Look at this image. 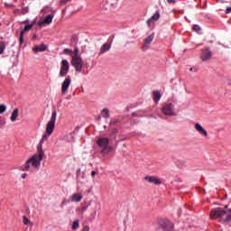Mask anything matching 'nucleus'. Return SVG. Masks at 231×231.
Returning a JSON list of instances; mask_svg holds the SVG:
<instances>
[{
	"label": "nucleus",
	"mask_w": 231,
	"mask_h": 231,
	"mask_svg": "<svg viewBox=\"0 0 231 231\" xmlns=\"http://www.w3.org/2000/svg\"><path fill=\"white\" fill-rule=\"evenodd\" d=\"M69 86H71V77L68 76L61 83L62 95H66V93H68V89H69Z\"/></svg>",
	"instance_id": "8"
},
{
	"label": "nucleus",
	"mask_w": 231,
	"mask_h": 231,
	"mask_svg": "<svg viewBox=\"0 0 231 231\" xmlns=\"http://www.w3.org/2000/svg\"><path fill=\"white\" fill-rule=\"evenodd\" d=\"M23 225H30V223H32L30 219H28V217H23Z\"/></svg>",
	"instance_id": "27"
},
{
	"label": "nucleus",
	"mask_w": 231,
	"mask_h": 231,
	"mask_svg": "<svg viewBox=\"0 0 231 231\" xmlns=\"http://www.w3.org/2000/svg\"><path fill=\"white\" fill-rule=\"evenodd\" d=\"M189 71H192V68L189 69Z\"/></svg>",
	"instance_id": "42"
},
{
	"label": "nucleus",
	"mask_w": 231,
	"mask_h": 231,
	"mask_svg": "<svg viewBox=\"0 0 231 231\" xmlns=\"http://www.w3.org/2000/svg\"><path fill=\"white\" fill-rule=\"evenodd\" d=\"M70 63L78 73H80L82 71V68L84 67V60H82V57H72Z\"/></svg>",
	"instance_id": "3"
},
{
	"label": "nucleus",
	"mask_w": 231,
	"mask_h": 231,
	"mask_svg": "<svg viewBox=\"0 0 231 231\" xmlns=\"http://www.w3.org/2000/svg\"><path fill=\"white\" fill-rule=\"evenodd\" d=\"M53 14H48L42 22H40L38 24L39 26H41V24H51L52 21H53Z\"/></svg>",
	"instance_id": "13"
},
{
	"label": "nucleus",
	"mask_w": 231,
	"mask_h": 231,
	"mask_svg": "<svg viewBox=\"0 0 231 231\" xmlns=\"http://www.w3.org/2000/svg\"><path fill=\"white\" fill-rule=\"evenodd\" d=\"M167 1H168V3H171L173 5H174V3H176V0H167Z\"/></svg>",
	"instance_id": "40"
},
{
	"label": "nucleus",
	"mask_w": 231,
	"mask_h": 231,
	"mask_svg": "<svg viewBox=\"0 0 231 231\" xmlns=\"http://www.w3.org/2000/svg\"><path fill=\"white\" fill-rule=\"evenodd\" d=\"M159 225L163 231L174 230V223L171 222V220L167 218L161 219L159 221Z\"/></svg>",
	"instance_id": "5"
},
{
	"label": "nucleus",
	"mask_w": 231,
	"mask_h": 231,
	"mask_svg": "<svg viewBox=\"0 0 231 231\" xmlns=\"http://www.w3.org/2000/svg\"><path fill=\"white\" fill-rule=\"evenodd\" d=\"M66 199H63V200H62V203H61V207H64V204H66Z\"/></svg>",
	"instance_id": "38"
},
{
	"label": "nucleus",
	"mask_w": 231,
	"mask_h": 231,
	"mask_svg": "<svg viewBox=\"0 0 231 231\" xmlns=\"http://www.w3.org/2000/svg\"><path fill=\"white\" fill-rule=\"evenodd\" d=\"M57 121V111L53 110L51 113V120L47 123L45 134L42 135V138L40 141V143L37 145V152L32 155L26 162L21 166L20 171L26 172L30 171V167L33 169H39L41 167V162L44 159V150H42V144L51 134H53V131L55 130V122Z\"/></svg>",
	"instance_id": "1"
},
{
	"label": "nucleus",
	"mask_w": 231,
	"mask_h": 231,
	"mask_svg": "<svg viewBox=\"0 0 231 231\" xmlns=\"http://www.w3.org/2000/svg\"><path fill=\"white\" fill-rule=\"evenodd\" d=\"M86 210H88V206H84V207L81 208V214L83 215L84 212H86Z\"/></svg>",
	"instance_id": "32"
},
{
	"label": "nucleus",
	"mask_w": 231,
	"mask_h": 231,
	"mask_svg": "<svg viewBox=\"0 0 231 231\" xmlns=\"http://www.w3.org/2000/svg\"><path fill=\"white\" fill-rule=\"evenodd\" d=\"M160 19V12H156L149 20H147V25L151 26L154 21H158Z\"/></svg>",
	"instance_id": "15"
},
{
	"label": "nucleus",
	"mask_w": 231,
	"mask_h": 231,
	"mask_svg": "<svg viewBox=\"0 0 231 231\" xmlns=\"http://www.w3.org/2000/svg\"><path fill=\"white\" fill-rule=\"evenodd\" d=\"M96 216H97V211H94L90 216V217H88V221H94Z\"/></svg>",
	"instance_id": "29"
},
{
	"label": "nucleus",
	"mask_w": 231,
	"mask_h": 231,
	"mask_svg": "<svg viewBox=\"0 0 231 231\" xmlns=\"http://www.w3.org/2000/svg\"><path fill=\"white\" fill-rule=\"evenodd\" d=\"M6 42H0V55H3L5 53V50H6Z\"/></svg>",
	"instance_id": "20"
},
{
	"label": "nucleus",
	"mask_w": 231,
	"mask_h": 231,
	"mask_svg": "<svg viewBox=\"0 0 231 231\" xmlns=\"http://www.w3.org/2000/svg\"><path fill=\"white\" fill-rule=\"evenodd\" d=\"M97 143L98 147L101 149L102 154H105L106 152H109L111 151V147H109V139L106 137L99 138L97 141Z\"/></svg>",
	"instance_id": "4"
},
{
	"label": "nucleus",
	"mask_w": 231,
	"mask_h": 231,
	"mask_svg": "<svg viewBox=\"0 0 231 231\" xmlns=\"http://www.w3.org/2000/svg\"><path fill=\"white\" fill-rule=\"evenodd\" d=\"M153 101L155 104H158L160 102V98H162V94H160V91H153Z\"/></svg>",
	"instance_id": "18"
},
{
	"label": "nucleus",
	"mask_w": 231,
	"mask_h": 231,
	"mask_svg": "<svg viewBox=\"0 0 231 231\" xmlns=\"http://www.w3.org/2000/svg\"><path fill=\"white\" fill-rule=\"evenodd\" d=\"M32 28H33V23L25 25L23 30L21 32L22 35H24V33H26V32H30V30Z\"/></svg>",
	"instance_id": "19"
},
{
	"label": "nucleus",
	"mask_w": 231,
	"mask_h": 231,
	"mask_svg": "<svg viewBox=\"0 0 231 231\" xmlns=\"http://www.w3.org/2000/svg\"><path fill=\"white\" fill-rule=\"evenodd\" d=\"M68 2H69V0H60L61 5H66Z\"/></svg>",
	"instance_id": "35"
},
{
	"label": "nucleus",
	"mask_w": 231,
	"mask_h": 231,
	"mask_svg": "<svg viewBox=\"0 0 231 231\" xmlns=\"http://www.w3.org/2000/svg\"><path fill=\"white\" fill-rule=\"evenodd\" d=\"M91 176H92V178H95V176H97V171H91Z\"/></svg>",
	"instance_id": "34"
},
{
	"label": "nucleus",
	"mask_w": 231,
	"mask_h": 231,
	"mask_svg": "<svg viewBox=\"0 0 231 231\" xmlns=\"http://www.w3.org/2000/svg\"><path fill=\"white\" fill-rule=\"evenodd\" d=\"M18 116H19V108H14L10 117L11 122H15Z\"/></svg>",
	"instance_id": "17"
},
{
	"label": "nucleus",
	"mask_w": 231,
	"mask_h": 231,
	"mask_svg": "<svg viewBox=\"0 0 231 231\" xmlns=\"http://www.w3.org/2000/svg\"><path fill=\"white\" fill-rule=\"evenodd\" d=\"M69 73V62L68 60H62L60 68V77H66Z\"/></svg>",
	"instance_id": "6"
},
{
	"label": "nucleus",
	"mask_w": 231,
	"mask_h": 231,
	"mask_svg": "<svg viewBox=\"0 0 231 231\" xmlns=\"http://www.w3.org/2000/svg\"><path fill=\"white\" fill-rule=\"evenodd\" d=\"M63 52L66 54V55H71V53H73V51L72 50H69V49H64Z\"/></svg>",
	"instance_id": "30"
},
{
	"label": "nucleus",
	"mask_w": 231,
	"mask_h": 231,
	"mask_svg": "<svg viewBox=\"0 0 231 231\" xmlns=\"http://www.w3.org/2000/svg\"><path fill=\"white\" fill-rule=\"evenodd\" d=\"M27 176H28V174H26V173L22 174L23 180H25V178H26Z\"/></svg>",
	"instance_id": "37"
},
{
	"label": "nucleus",
	"mask_w": 231,
	"mask_h": 231,
	"mask_svg": "<svg viewBox=\"0 0 231 231\" xmlns=\"http://www.w3.org/2000/svg\"><path fill=\"white\" fill-rule=\"evenodd\" d=\"M144 180L148 181V183H153V185H162V180L154 176H146Z\"/></svg>",
	"instance_id": "10"
},
{
	"label": "nucleus",
	"mask_w": 231,
	"mask_h": 231,
	"mask_svg": "<svg viewBox=\"0 0 231 231\" xmlns=\"http://www.w3.org/2000/svg\"><path fill=\"white\" fill-rule=\"evenodd\" d=\"M79 226H80L79 220H75L72 224V230H78Z\"/></svg>",
	"instance_id": "25"
},
{
	"label": "nucleus",
	"mask_w": 231,
	"mask_h": 231,
	"mask_svg": "<svg viewBox=\"0 0 231 231\" xmlns=\"http://www.w3.org/2000/svg\"><path fill=\"white\" fill-rule=\"evenodd\" d=\"M82 231H89V226H84Z\"/></svg>",
	"instance_id": "33"
},
{
	"label": "nucleus",
	"mask_w": 231,
	"mask_h": 231,
	"mask_svg": "<svg viewBox=\"0 0 231 231\" xmlns=\"http://www.w3.org/2000/svg\"><path fill=\"white\" fill-rule=\"evenodd\" d=\"M70 57H80V54H79V47H75L74 51H72V53L70 54Z\"/></svg>",
	"instance_id": "21"
},
{
	"label": "nucleus",
	"mask_w": 231,
	"mask_h": 231,
	"mask_svg": "<svg viewBox=\"0 0 231 231\" xmlns=\"http://www.w3.org/2000/svg\"><path fill=\"white\" fill-rule=\"evenodd\" d=\"M109 50H111V44L104 43L100 48V51L98 52V57H100V55H104V53H106V51H109Z\"/></svg>",
	"instance_id": "11"
},
{
	"label": "nucleus",
	"mask_w": 231,
	"mask_h": 231,
	"mask_svg": "<svg viewBox=\"0 0 231 231\" xmlns=\"http://www.w3.org/2000/svg\"><path fill=\"white\" fill-rule=\"evenodd\" d=\"M153 40H154L153 35H150L143 40V50L144 51H146V50H149V46H151V42H152Z\"/></svg>",
	"instance_id": "9"
},
{
	"label": "nucleus",
	"mask_w": 231,
	"mask_h": 231,
	"mask_svg": "<svg viewBox=\"0 0 231 231\" xmlns=\"http://www.w3.org/2000/svg\"><path fill=\"white\" fill-rule=\"evenodd\" d=\"M162 111L164 115L174 116V105L171 103L166 104L162 106Z\"/></svg>",
	"instance_id": "7"
},
{
	"label": "nucleus",
	"mask_w": 231,
	"mask_h": 231,
	"mask_svg": "<svg viewBox=\"0 0 231 231\" xmlns=\"http://www.w3.org/2000/svg\"><path fill=\"white\" fill-rule=\"evenodd\" d=\"M209 216L211 219H217L220 223H231V209H228V206H226L225 208H214Z\"/></svg>",
	"instance_id": "2"
},
{
	"label": "nucleus",
	"mask_w": 231,
	"mask_h": 231,
	"mask_svg": "<svg viewBox=\"0 0 231 231\" xmlns=\"http://www.w3.org/2000/svg\"><path fill=\"white\" fill-rule=\"evenodd\" d=\"M24 34H22V32H20V44H23V42H24V38L23 37Z\"/></svg>",
	"instance_id": "31"
},
{
	"label": "nucleus",
	"mask_w": 231,
	"mask_h": 231,
	"mask_svg": "<svg viewBox=\"0 0 231 231\" xmlns=\"http://www.w3.org/2000/svg\"><path fill=\"white\" fill-rule=\"evenodd\" d=\"M203 135L206 136V137H208V134L205 130H203Z\"/></svg>",
	"instance_id": "39"
},
{
	"label": "nucleus",
	"mask_w": 231,
	"mask_h": 231,
	"mask_svg": "<svg viewBox=\"0 0 231 231\" xmlns=\"http://www.w3.org/2000/svg\"><path fill=\"white\" fill-rule=\"evenodd\" d=\"M226 14H231V7H227V8H226Z\"/></svg>",
	"instance_id": "36"
},
{
	"label": "nucleus",
	"mask_w": 231,
	"mask_h": 231,
	"mask_svg": "<svg viewBox=\"0 0 231 231\" xmlns=\"http://www.w3.org/2000/svg\"><path fill=\"white\" fill-rule=\"evenodd\" d=\"M193 31L196 32L197 33H199V35H201L202 29H201V27H199V25H194Z\"/></svg>",
	"instance_id": "24"
},
{
	"label": "nucleus",
	"mask_w": 231,
	"mask_h": 231,
	"mask_svg": "<svg viewBox=\"0 0 231 231\" xmlns=\"http://www.w3.org/2000/svg\"><path fill=\"white\" fill-rule=\"evenodd\" d=\"M6 125V121L5 119H0V129H3Z\"/></svg>",
	"instance_id": "28"
},
{
	"label": "nucleus",
	"mask_w": 231,
	"mask_h": 231,
	"mask_svg": "<svg viewBox=\"0 0 231 231\" xmlns=\"http://www.w3.org/2000/svg\"><path fill=\"white\" fill-rule=\"evenodd\" d=\"M112 133H113V134H116V133H118V130H117V129H114V130L112 131Z\"/></svg>",
	"instance_id": "41"
},
{
	"label": "nucleus",
	"mask_w": 231,
	"mask_h": 231,
	"mask_svg": "<svg viewBox=\"0 0 231 231\" xmlns=\"http://www.w3.org/2000/svg\"><path fill=\"white\" fill-rule=\"evenodd\" d=\"M103 118H109V110L107 108H104L102 110Z\"/></svg>",
	"instance_id": "22"
},
{
	"label": "nucleus",
	"mask_w": 231,
	"mask_h": 231,
	"mask_svg": "<svg viewBox=\"0 0 231 231\" xmlns=\"http://www.w3.org/2000/svg\"><path fill=\"white\" fill-rule=\"evenodd\" d=\"M32 51H34V53L46 51V44L42 43L41 45L35 46L34 48H32Z\"/></svg>",
	"instance_id": "16"
},
{
	"label": "nucleus",
	"mask_w": 231,
	"mask_h": 231,
	"mask_svg": "<svg viewBox=\"0 0 231 231\" xmlns=\"http://www.w3.org/2000/svg\"><path fill=\"white\" fill-rule=\"evenodd\" d=\"M212 59V51L209 48H205L203 51V60H210Z\"/></svg>",
	"instance_id": "12"
},
{
	"label": "nucleus",
	"mask_w": 231,
	"mask_h": 231,
	"mask_svg": "<svg viewBox=\"0 0 231 231\" xmlns=\"http://www.w3.org/2000/svg\"><path fill=\"white\" fill-rule=\"evenodd\" d=\"M195 129L196 131H198L200 134H203V126L201 125H199V123H197L195 125Z\"/></svg>",
	"instance_id": "23"
},
{
	"label": "nucleus",
	"mask_w": 231,
	"mask_h": 231,
	"mask_svg": "<svg viewBox=\"0 0 231 231\" xmlns=\"http://www.w3.org/2000/svg\"><path fill=\"white\" fill-rule=\"evenodd\" d=\"M6 111V106L5 105H0V115H3Z\"/></svg>",
	"instance_id": "26"
},
{
	"label": "nucleus",
	"mask_w": 231,
	"mask_h": 231,
	"mask_svg": "<svg viewBox=\"0 0 231 231\" xmlns=\"http://www.w3.org/2000/svg\"><path fill=\"white\" fill-rule=\"evenodd\" d=\"M70 201L76 202V203H80L82 201V194L80 193H74L70 197Z\"/></svg>",
	"instance_id": "14"
}]
</instances>
